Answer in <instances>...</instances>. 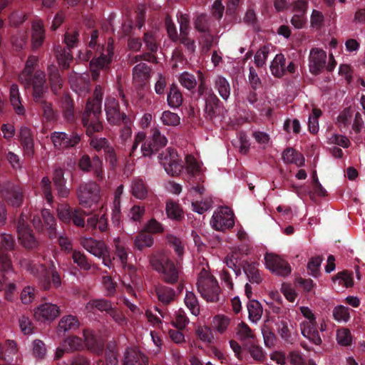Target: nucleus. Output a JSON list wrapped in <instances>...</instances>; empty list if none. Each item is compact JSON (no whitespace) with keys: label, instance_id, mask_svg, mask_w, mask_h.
<instances>
[{"label":"nucleus","instance_id":"bf43d9fd","mask_svg":"<svg viewBox=\"0 0 365 365\" xmlns=\"http://www.w3.org/2000/svg\"><path fill=\"white\" fill-rule=\"evenodd\" d=\"M322 115V111L318 108H313L312 115L308 119L309 130L312 133L319 130L318 118Z\"/></svg>","mask_w":365,"mask_h":365},{"label":"nucleus","instance_id":"69168bd1","mask_svg":"<svg viewBox=\"0 0 365 365\" xmlns=\"http://www.w3.org/2000/svg\"><path fill=\"white\" fill-rule=\"evenodd\" d=\"M180 82L182 86L189 90L194 88L197 84L195 77L186 72L180 75Z\"/></svg>","mask_w":365,"mask_h":365},{"label":"nucleus","instance_id":"6e6d98bb","mask_svg":"<svg viewBox=\"0 0 365 365\" xmlns=\"http://www.w3.org/2000/svg\"><path fill=\"white\" fill-rule=\"evenodd\" d=\"M188 323V319L185 316V312L181 309L175 312L172 324L178 329L184 328Z\"/></svg>","mask_w":365,"mask_h":365},{"label":"nucleus","instance_id":"72a5a7b5","mask_svg":"<svg viewBox=\"0 0 365 365\" xmlns=\"http://www.w3.org/2000/svg\"><path fill=\"white\" fill-rule=\"evenodd\" d=\"M115 255L118 259V260L120 262L121 266L125 269L128 267L130 274L133 273V267L131 265H128L127 261H128V253L124 248V247L121 246L119 244V239H115Z\"/></svg>","mask_w":365,"mask_h":365},{"label":"nucleus","instance_id":"bb28decb","mask_svg":"<svg viewBox=\"0 0 365 365\" xmlns=\"http://www.w3.org/2000/svg\"><path fill=\"white\" fill-rule=\"evenodd\" d=\"M9 99L11 106L18 115H24L25 109L21 104V98L20 96L19 87L16 84H12L9 89Z\"/></svg>","mask_w":365,"mask_h":365},{"label":"nucleus","instance_id":"37998d69","mask_svg":"<svg viewBox=\"0 0 365 365\" xmlns=\"http://www.w3.org/2000/svg\"><path fill=\"white\" fill-rule=\"evenodd\" d=\"M187 173L190 175H197L202 172L201 165L192 155H187L185 158Z\"/></svg>","mask_w":365,"mask_h":365},{"label":"nucleus","instance_id":"5701e85b","mask_svg":"<svg viewBox=\"0 0 365 365\" xmlns=\"http://www.w3.org/2000/svg\"><path fill=\"white\" fill-rule=\"evenodd\" d=\"M45 29L41 20L36 19L31 25V43L35 48L40 47L44 41Z\"/></svg>","mask_w":365,"mask_h":365},{"label":"nucleus","instance_id":"20e7f679","mask_svg":"<svg viewBox=\"0 0 365 365\" xmlns=\"http://www.w3.org/2000/svg\"><path fill=\"white\" fill-rule=\"evenodd\" d=\"M153 269L161 273L165 281L173 283L178 278V269L164 253L153 255L150 259Z\"/></svg>","mask_w":365,"mask_h":365},{"label":"nucleus","instance_id":"9d476101","mask_svg":"<svg viewBox=\"0 0 365 365\" xmlns=\"http://www.w3.org/2000/svg\"><path fill=\"white\" fill-rule=\"evenodd\" d=\"M264 264L267 269L277 275L285 277L291 273L289 264L275 254L267 253L264 255Z\"/></svg>","mask_w":365,"mask_h":365},{"label":"nucleus","instance_id":"338daca9","mask_svg":"<svg viewBox=\"0 0 365 365\" xmlns=\"http://www.w3.org/2000/svg\"><path fill=\"white\" fill-rule=\"evenodd\" d=\"M158 299L163 303H169L174 298V292L170 288H159L157 289Z\"/></svg>","mask_w":365,"mask_h":365},{"label":"nucleus","instance_id":"680f3d73","mask_svg":"<svg viewBox=\"0 0 365 365\" xmlns=\"http://www.w3.org/2000/svg\"><path fill=\"white\" fill-rule=\"evenodd\" d=\"M47 350L45 344L39 339H36L32 343V354L34 357L43 359L46 354Z\"/></svg>","mask_w":365,"mask_h":365},{"label":"nucleus","instance_id":"4468645a","mask_svg":"<svg viewBox=\"0 0 365 365\" xmlns=\"http://www.w3.org/2000/svg\"><path fill=\"white\" fill-rule=\"evenodd\" d=\"M1 193L9 205L19 207L23 202L21 189L14 184L7 182L1 185Z\"/></svg>","mask_w":365,"mask_h":365},{"label":"nucleus","instance_id":"473e14b6","mask_svg":"<svg viewBox=\"0 0 365 365\" xmlns=\"http://www.w3.org/2000/svg\"><path fill=\"white\" fill-rule=\"evenodd\" d=\"M272 73L277 77L282 76L285 71V58L282 54H277L271 63Z\"/></svg>","mask_w":365,"mask_h":365},{"label":"nucleus","instance_id":"a211bd4d","mask_svg":"<svg viewBox=\"0 0 365 365\" xmlns=\"http://www.w3.org/2000/svg\"><path fill=\"white\" fill-rule=\"evenodd\" d=\"M145 133L144 132H138L136 134L135 136L133 145L131 148L130 155H134V153L137 149L139 143L143 142V143L141 145V153L143 156L150 157L154 153L155 150H156L158 148L151 140H147L145 141Z\"/></svg>","mask_w":365,"mask_h":365},{"label":"nucleus","instance_id":"0e129e2a","mask_svg":"<svg viewBox=\"0 0 365 365\" xmlns=\"http://www.w3.org/2000/svg\"><path fill=\"white\" fill-rule=\"evenodd\" d=\"M56 58L59 65L64 68L68 67L73 60L71 53L66 49H61V51H57Z\"/></svg>","mask_w":365,"mask_h":365},{"label":"nucleus","instance_id":"a19ab883","mask_svg":"<svg viewBox=\"0 0 365 365\" xmlns=\"http://www.w3.org/2000/svg\"><path fill=\"white\" fill-rule=\"evenodd\" d=\"M353 113L354 111L351 108L345 109L340 113L336 119V125L341 130L348 128L352 120Z\"/></svg>","mask_w":365,"mask_h":365},{"label":"nucleus","instance_id":"09e8293b","mask_svg":"<svg viewBox=\"0 0 365 365\" xmlns=\"http://www.w3.org/2000/svg\"><path fill=\"white\" fill-rule=\"evenodd\" d=\"M160 120L165 125L176 126L180 124V118L178 114L166 110L162 113Z\"/></svg>","mask_w":365,"mask_h":365},{"label":"nucleus","instance_id":"a18cd8bd","mask_svg":"<svg viewBox=\"0 0 365 365\" xmlns=\"http://www.w3.org/2000/svg\"><path fill=\"white\" fill-rule=\"evenodd\" d=\"M333 317L338 322H347L350 319L349 309L342 305H338L333 309Z\"/></svg>","mask_w":365,"mask_h":365},{"label":"nucleus","instance_id":"79ce46f5","mask_svg":"<svg viewBox=\"0 0 365 365\" xmlns=\"http://www.w3.org/2000/svg\"><path fill=\"white\" fill-rule=\"evenodd\" d=\"M87 225L93 229H98L101 232H103L107 229L108 222L105 215L103 214L101 217L94 215L88 218Z\"/></svg>","mask_w":365,"mask_h":365},{"label":"nucleus","instance_id":"864d4df0","mask_svg":"<svg viewBox=\"0 0 365 365\" xmlns=\"http://www.w3.org/2000/svg\"><path fill=\"white\" fill-rule=\"evenodd\" d=\"M166 213L169 218L174 220H179L182 215L179 205L171 200L167 202Z\"/></svg>","mask_w":365,"mask_h":365},{"label":"nucleus","instance_id":"13d9d810","mask_svg":"<svg viewBox=\"0 0 365 365\" xmlns=\"http://www.w3.org/2000/svg\"><path fill=\"white\" fill-rule=\"evenodd\" d=\"M182 96L179 91L175 87L171 88L168 94V103L169 106L173 108L178 107L182 103Z\"/></svg>","mask_w":365,"mask_h":365},{"label":"nucleus","instance_id":"c85d7f7f","mask_svg":"<svg viewBox=\"0 0 365 365\" xmlns=\"http://www.w3.org/2000/svg\"><path fill=\"white\" fill-rule=\"evenodd\" d=\"M85 341L88 349L93 352L100 354L103 349V343L96 337L92 331L86 330L83 332Z\"/></svg>","mask_w":365,"mask_h":365},{"label":"nucleus","instance_id":"1a4fd4ad","mask_svg":"<svg viewBox=\"0 0 365 365\" xmlns=\"http://www.w3.org/2000/svg\"><path fill=\"white\" fill-rule=\"evenodd\" d=\"M61 314L60 307L53 303L45 302L34 310V317L38 322L42 323H51L54 321Z\"/></svg>","mask_w":365,"mask_h":365},{"label":"nucleus","instance_id":"9b49d317","mask_svg":"<svg viewBox=\"0 0 365 365\" xmlns=\"http://www.w3.org/2000/svg\"><path fill=\"white\" fill-rule=\"evenodd\" d=\"M26 218L22 215L19 221L17 230L18 239L20 244L26 249H34L38 245V242L34 235L32 230L26 224Z\"/></svg>","mask_w":365,"mask_h":365},{"label":"nucleus","instance_id":"aec40b11","mask_svg":"<svg viewBox=\"0 0 365 365\" xmlns=\"http://www.w3.org/2000/svg\"><path fill=\"white\" fill-rule=\"evenodd\" d=\"M105 110L108 120L112 124H117L121 120V114L119 111L118 103L112 96L106 99Z\"/></svg>","mask_w":365,"mask_h":365},{"label":"nucleus","instance_id":"052dcab7","mask_svg":"<svg viewBox=\"0 0 365 365\" xmlns=\"http://www.w3.org/2000/svg\"><path fill=\"white\" fill-rule=\"evenodd\" d=\"M41 190L44 197L48 203L53 202V195L51 192V182L48 177H43L40 182Z\"/></svg>","mask_w":365,"mask_h":365},{"label":"nucleus","instance_id":"f8f14e48","mask_svg":"<svg viewBox=\"0 0 365 365\" xmlns=\"http://www.w3.org/2000/svg\"><path fill=\"white\" fill-rule=\"evenodd\" d=\"M101 56L91 61L90 66L93 74V78H96L98 76V71L106 67L111 61L113 56V43L108 41V46L106 49L100 46H98V51Z\"/></svg>","mask_w":365,"mask_h":365},{"label":"nucleus","instance_id":"7ed1b4c3","mask_svg":"<svg viewBox=\"0 0 365 365\" xmlns=\"http://www.w3.org/2000/svg\"><path fill=\"white\" fill-rule=\"evenodd\" d=\"M81 244L89 253L101 259L104 266L111 269L113 267L108 247L103 241L96 240L92 237H82ZM115 258H113V260Z\"/></svg>","mask_w":365,"mask_h":365},{"label":"nucleus","instance_id":"dca6fc26","mask_svg":"<svg viewBox=\"0 0 365 365\" xmlns=\"http://www.w3.org/2000/svg\"><path fill=\"white\" fill-rule=\"evenodd\" d=\"M78 167L85 172L93 171L99 180L103 178V162L98 156L91 160L88 155H83L79 160Z\"/></svg>","mask_w":365,"mask_h":365},{"label":"nucleus","instance_id":"cd10ccee","mask_svg":"<svg viewBox=\"0 0 365 365\" xmlns=\"http://www.w3.org/2000/svg\"><path fill=\"white\" fill-rule=\"evenodd\" d=\"M79 325V322L76 317L72 315L64 316L58 322L57 332L60 334L76 330L78 328Z\"/></svg>","mask_w":365,"mask_h":365},{"label":"nucleus","instance_id":"6e6552de","mask_svg":"<svg viewBox=\"0 0 365 365\" xmlns=\"http://www.w3.org/2000/svg\"><path fill=\"white\" fill-rule=\"evenodd\" d=\"M210 225L215 230L224 231L234 225V214L227 207L217 209L212 217Z\"/></svg>","mask_w":365,"mask_h":365},{"label":"nucleus","instance_id":"0eeeda50","mask_svg":"<svg viewBox=\"0 0 365 365\" xmlns=\"http://www.w3.org/2000/svg\"><path fill=\"white\" fill-rule=\"evenodd\" d=\"M158 158L165 172L170 175H178L183 170L178 154L173 149H166Z\"/></svg>","mask_w":365,"mask_h":365},{"label":"nucleus","instance_id":"2eb2a0df","mask_svg":"<svg viewBox=\"0 0 365 365\" xmlns=\"http://www.w3.org/2000/svg\"><path fill=\"white\" fill-rule=\"evenodd\" d=\"M327 53L318 48H313L310 50L309 56V71L314 74H319L326 65Z\"/></svg>","mask_w":365,"mask_h":365},{"label":"nucleus","instance_id":"7c9ffc66","mask_svg":"<svg viewBox=\"0 0 365 365\" xmlns=\"http://www.w3.org/2000/svg\"><path fill=\"white\" fill-rule=\"evenodd\" d=\"M147 358L134 350L128 351L125 356L123 365H146Z\"/></svg>","mask_w":365,"mask_h":365},{"label":"nucleus","instance_id":"4c0bfd02","mask_svg":"<svg viewBox=\"0 0 365 365\" xmlns=\"http://www.w3.org/2000/svg\"><path fill=\"white\" fill-rule=\"evenodd\" d=\"M215 88L224 100H227L230 95V83L222 76H217L215 79Z\"/></svg>","mask_w":365,"mask_h":365},{"label":"nucleus","instance_id":"8fccbe9b","mask_svg":"<svg viewBox=\"0 0 365 365\" xmlns=\"http://www.w3.org/2000/svg\"><path fill=\"white\" fill-rule=\"evenodd\" d=\"M236 335L237 338L242 341H245L254 338V334L252 330L248 327V325L244 322L238 324L236 328Z\"/></svg>","mask_w":365,"mask_h":365},{"label":"nucleus","instance_id":"ddd939ff","mask_svg":"<svg viewBox=\"0 0 365 365\" xmlns=\"http://www.w3.org/2000/svg\"><path fill=\"white\" fill-rule=\"evenodd\" d=\"M14 246L13 237L9 234L0 235V269L3 272H8L11 269V262L5 251L11 250Z\"/></svg>","mask_w":365,"mask_h":365},{"label":"nucleus","instance_id":"4be33fe9","mask_svg":"<svg viewBox=\"0 0 365 365\" xmlns=\"http://www.w3.org/2000/svg\"><path fill=\"white\" fill-rule=\"evenodd\" d=\"M21 265L32 274L40 276L41 284L44 289H50L51 283L48 279L47 270L43 264H31L25 262V263H22Z\"/></svg>","mask_w":365,"mask_h":365},{"label":"nucleus","instance_id":"e2e57ef3","mask_svg":"<svg viewBox=\"0 0 365 365\" xmlns=\"http://www.w3.org/2000/svg\"><path fill=\"white\" fill-rule=\"evenodd\" d=\"M211 199L207 198L202 201H195L192 202V210L198 214H203L212 207Z\"/></svg>","mask_w":365,"mask_h":365},{"label":"nucleus","instance_id":"412c9836","mask_svg":"<svg viewBox=\"0 0 365 365\" xmlns=\"http://www.w3.org/2000/svg\"><path fill=\"white\" fill-rule=\"evenodd\" d=\"M45 75L41 71H36L33 79V96L36 103L43 101L46 88L44 86Z\"/></svg>","mask_w":365,"mask_h":365},{"label":"nucleus","instance_id":"c03bdc74","mask_svg":"<svg viewBox=\"0 0 365 365\" xmlns=\"http://www.w3.org/2000/svg\"><path fill=\"white\" fill-rule=\"evenodd\" d=\"M185 303L187 307L190 310L191 313L197 316L200 313V307L198 302L195 294L192 292H187L185 297Z\"/></svg>","mask_w":365,"mask_h":365},{"label":"nucleus","instance_id":"f257e3e1","mask_svg":"<svg viewBox=\"0 0 365 365\" xmlns=\"http://www.w3.org/2000/svg\"><path fill=\"white\" fill-rule=\"evenodd\" d=\"M103 96L102 88L100 86L96 87L94 97L88 100L86 104V110L83 116V125L86 128V133L88 135L103 129L102 123L99 115L101 110V99Z\"/></svg>","mask_w":365,"mask_h":365},{"label":"nucleus","instance_id":"a878e982","mask_svg":"<svg viewBox=\"0 0 365 365\" xmlns=\"http://www.w3.org/2000/svg\"><path fill=\"white\" fill-rule=\"evenodd\" d=\"M231 322V319L224 314H217L215 316L212 321V330L220 334L227 332Z\"/></svg>","mask_w":365,"mask_h":365},{"label":"nucleus","instance_id":"f03ea898","mask_svg":"<svg viewBox=\"0 0 365 365\" xmlns=\"http://www.w3.org/2000/svg\"><path fill=\"white\" fill-rule=\"evenodd\" d=\"M299 310L304 317V320L300 323L302 334L314 344H320L322 339L317 331V318L313 311L309 307L305 306L300 307Z\"/></svg>","mask_w":365,"mask_h":365},{"label":"nucleus","instance_id":"393cba45","mask_svg":"<svg viewBox=\"0 0 365 365\" xmlns=\"http://www.w3.org/2000/svg\"><path fill=\"white\" fill-rule=\"evenodd\" d=\"M19 136L24 148V155L29 158L32 157L34 155V141L31 130L27 127H21Z\"/></svg>","mask_w":365,"mask_h":365},{"label":"nucleus","instance_id":"f704fd0d","mask_svg":"<svg viewBox=\"0 0 365 365\" xmlns=\"http://www.w3.org/2000/svg\"><path fill=\"white\" fill-rule=\"evenodd\" d=\"M131 192L133 195L139 199H145L148 195V188L140 179H135L132 182Z\"/></svg>","mask_w":365,"mask_h":365},{"label":"nucleus","instance_id":"603ef678","mask_svg":"<svg viewBox=\"0 0 365 365\" xmlns=\"http://www.w3.org/2000/svg\"><path fill=\"white\" fill-rule=\"evenodd\" d=\"M62 346L71 351L79 350L83 347V341L78 336H69L62 342Z\"/></svg>","mask_w":365,"mask_h":365},{"label":"nucleus","instance_id":"49530a36","mask_svg":"<svg viewBox=\"0 0 365 365\" xmlns=\"http://www.w3.org/2000/svg\"><path fill=\"white\" fill-rule=\"evenodd\" d=\"M336 341L338 344L343 346H348L352 343V336L349 329L341 328L336 331Z\"/></svg>","mask_w":365,"mask_h":365},{"label":"nucleus","instance_id":"5fc2aeb1","mask_svg":"<svg viewBox=\"0 0 365 365\" xmlns=\"http://www.w3.org/2000/svg\"><path fill=\"white\" fill-rule=\"evenodd\" d=\"M197 337L202 341L210 343L212 341L214 336L212 334V329L207 326L198 327L196 329Z\"/></svg>","mask_w":365,"mask_h":365},{"label":"nucleus","instance_id":"e433bc0d","mask_svg":"<svg viewBox=\"0 0 365 365\" xmlns=\"http://www.w3.org/2000/svg\"><path fill=\"white\" fill-rule=\"evenodd\" d=\"M247 310L249 313V319L252 322H257L262 317V308L259 302L252 300L247 304Z\"/></svg>","mask_w":365,"mask_h":365},{"label":"nucleus","instance_id":"f3484780","mask_svg":"<svg viewBox=\"0 0 365 365\" xmlns=\"http://www.w3.org/2000/svg\"><path fill=\"white\" fill-rule=\"evenodd\" d=\"M51 138L54 147L58 149L73 147L81 140L80 135L78 134L68 135L63 132H54L51 134Z\"/></svg>","mask_w":365,"mask_h":365},{"label":"nucleus","instance_id":"b1692460","mask_svg":"<svg viewBox=\"0 0 365 365\" xmlns=\"http://www.w3.org/2000/svg\"><path fill=\"white\" fill-rule=\"evenodd\" d=\"M150 76V69L145 63L136 65L133 69V82L136 86H143L148 82Z\"/></svg>","mask_w":365,"mask_h":365},{"label":"nucleus","instance_id":"ea45409f","mask_svg":"<svg viewBox=\"0 0 365 365\" xmlns=\"http://www.w3.org/2000/svg\"><path fill=\"white\" fill-rule=\"evenodd\" d=\"M153 244V237L143 232H140L134 239L135 247L139 250H142L145 247H150Z\"/></svg>","mask_w":365,"mask_h":365},{"label":"nucleus","instance_id":"2f4dec72","mask_svg":"<svg viewBox=\"0 0 365 365\" xmlns=\"http://www.w3.org/2000/svg\"><path fill=\"white\" fill-rule=\"evenodd\" d=\"M282 158L286 163H294L299 167L304 164V157L292 148H288L284 150Z\"/></svg>","mask_w":365,"mask_h":365},{"label":"nucleus","instance_id":"3c124183","mask_svg":"<svg viewBox=\"0 0 365 365\" xmlns=\"http://www.w3.org/2000/svg\"><path fill=\"white\" fill-rule=\"evenodd\" d=\"M72 259L73 262L83 270H89L91 267V265L88 262L86 255L80 251H73Z\"/></svg>","mask_w":365,"mask_h":365},{"label":"nucleus","instance_id":"58836bf2","mask_svg":"<svg viewBox=\"0 0 365 365\" xmlns=\"http://www.w3.org/2000/svg\"><path fill=\"white\" fill-rule=\"evenodd\" d=\"M41 215L44 225L48 232L50 237H54L56 235V220L54 217L48 210H43Z\"/></svg>","mask_w":365,"mask_h":365},{"label":"nucleus","instance_id":"423d86ee","mask_svg":"<svg viewBox=\"0 0 365 365\" xmlns=\"http://www.w3.org/2000/svg\"><path fill=\"white\" fill-rule=\"evenodd\" d=\"M78 197L83 207L92 208L100 200V187L93 182L82 184L78 190Z\"/></svg>","mask_w":365,"mask_h":365},{"label":"nucleus","instance_id":"774afa93","mask_svg":"<svg viewBox=\"0 0 365 365\" xmlns=\"http://www.w3.org/2000/svg\"><path fill=\"white\" fill-rule=\"evenodd\" d=\"M36 290L34 287H26L21 293V300L24 304H29L35 299Z\"/></svg>","mask_w":365,"mask_h":365},{"label":"nucleus","instance_id":"4d7b16f0","mask_svg":"<svg viewBox=\"0 0 365 365\" xmlns=\"http://www.w3.org/2000/svg\"><path fill=\"white\" fill-rule=\"evenodd\" d=\"M270 51L271 47L269 46H264L257 51L255 56V63L257 66L261 67L265 64Z\"/></svg>","mask_w":365,"mask_h":365},{"label":"nucleus","instance_id":"de8ad7c7","mask_svg":"<svg viewBox=\"0 0 365 365\" xmlns=\"http://www.w3.org/2000/svg\"><path fill=\"white\" fill-rule=\"evenodd\" d=\"M38 62V58L34 56H29L26 62V66L20 75V79L22 81H27L28 79L31 77V75L33 72L34 67Z\"/></svg>","mask_w":365,"mask_h":365},{"label":"nucleus","instance_id":"c9c22d12","mask_svg":"<svg viewBox=\"0 0 365 365\" xmlns=\"http://www.w3.org/2000/svg\"><path fill=\"white\" fill-rule=\"evenodd\" d=\"M86 309L89 312H93L95 309L101 312H110L112 306L110 302L106 299H92L87 303Z\"/></svg>","mask_w":365,"mask_h":365},{"label":"nucleus","instance_id":"c756f323","mask_svg":"<svg viewBox=\"0 0 365 365\" xmlns=\"http://www.w3.org/2000/svg\"><path fill=\"white\" fill-rule=\"evenodd\" d=\"M278 334L284 340L288 341L292 335V326L288 325L287 319L277 317L274 319Z\"/></svg>","mask_w":365,"mask_h":365},{"label":"nucleus","instance_id":"6ab92c4d","mask_svg":"<svg viewBox=\"0 0 365 365\" xmlns=\"http://www.w3.org/2000/svg\"><path fill=\"white\" fill-rule=\"evenodd\" d=\"M178 22L180 24V41L183 43L188 51L193 52L195 51V42L187 37L189 31V18L187 14H180L178 16Z\"/></svg>","mask_w":365,"mask_h":365},{"label":"nucleus","instance_id":"39448f33","mask_svg":"<svg viewBox=\"0 0 365 365\" xmlns=\"http://www.w3.org/2000/svg\"><path fill=\"white\" fill-rule=\"evenodd\" d=\"M197 290L201 296L208 302L218 300L220 287L217 280L203 269L197 282Z\"/></svg>","mask_w":365,"mask_h":365}]
</instances>
